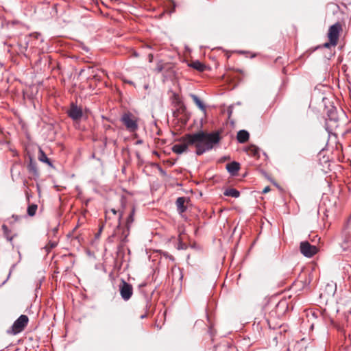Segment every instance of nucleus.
Segmentation results:
<instances>
[{
  "label": "nucleus",
  "instance_id": "6e6552de",
  "mask_svg": "<svg viewBox=\"0 0 351 351\" xmlns=\"http://www.w3.org/2000/svg\"><path fill=\"white\" fill-rule=\"evenodd\" d=\"M226 169L232 175H236L239 170V164L237 162H232L227 164Z\"/></svg>",
  "mask_w": 351,
  "mask_h": 351
},
{
  "label": "nucleus",
  "instance_id": "bb28decb",
  "mask_svg": "<svg viewBox=\"0 0 351 351\" xmlns=\"http://www.w3.org/2000/svg\"><path fill=\"white\" fill-rule=\"evenodd\" d=\"M329 45H330L329 43H326V44L324 45V46H325L326 47H329Z\"/></svg>",
  "mask_w": 351,
  "mask_h": 351
},
{
  "label": "nucleus",
  "instance_id": "7ed1b4c3",
  "mask_svg": "<svg viewBox=\"0 0 351 351\" xmlns=\"http://www.w3.org/2000/svg\"><path fill=\"white\" fill-rule=\"evenodd\" d=\"M29 319L27 315H21L13 324L12 332L14 335L23 331L28 323Z\"/></svg>",
  "mask_w": 351,
  "mask_h": 351
},
{
  "label": "nucleus",
  "instance_id": "b1692460",
  "mask_svg": "<svg viewBox=\"0 0 351 351\" xmlns=\"http://www.w3.org/2000/svg\"><path fill=\"white\" fill-rule=\"evenodd\" d=\"M270 191V187L269 186H266L263 191V193H266L267 192H269Z\"/></svg>",
  "mask_w": 351,
  "mask_h": 351
},
{
  "label": "nucleus",
  "instance_id": "20e7f679",
  "mask_svg": "<svg viewBox=\"0 0 351 351\" xmlns=\"http://www.w3.org/2000/svg\"><path fill=\"white\" fill-rule=\"evenodd\" d=\"M300 249L301 253L306 257H312L318 252V249L315 245H311L308 241H302L300 243Z\"/></svg>",
  "mask_w": 351,
  "mask_h": 351
},
{
  "label": "nucleus",
  "instance_id": "aec40b11",
  "mask_svg": "<svg viewBox=\"0 0 351 351\" xmlns=\"http://www.w3.org/2000/svg\"><path fill=\"white\" fill-rule=\"evenodd\" d=\"M133 214H134V210L131 213V214L130 215V216L128 217V218L127 219V226L128 227H129L130 224L132 223L134 221Z\"/></svg>",
  "mask_w": 351,
  "mask_h": 351
},
{
  "label": "nucleus",
  "instance_id": "ddd939ff",
  "mask_svg": "<svg viewBox=\"0 0 351 351\" xmlns=\"http://www.w3.org/2000/svg\"><path fill=\"white\" fill-rule=\"evenodd\" d=\"M38 159L39 160L45 162L50 166L51 165L49 159L47 158V155L40 148H39Z\"/></svg>",
  "mask_w": 351,
  "mask_h": 351
},
{
  "label": "nucleus",
  "instance_id": "393cba45",
  "mask_svg": "<svg viewBox=\"0 0 351 351\" xmlns=\"http://www.w3.org/2000/svg\"><path fill=\"white\" fill-rule=\"evenodd\" d=\"M49 247H50V248H53V247L56 245V243H55V242H52V243H51V242H50V243H49Z\"/></svg>",
  "mask_w": 351,
  "mask_h": 351
},
{
  "label": "nucleus",
  "instance_id": "5701e85b",
  "mask_svg": "<svg viewBox=\"0 0 351 351\" xmlns=\"http://www.w3.org/2000/svg\"><path fill=\"white\" fill-rule=\"evenodd\" d=\"M30 89H23V95L24 97H29V93H28V90H29Z\"/></svg>",
  "mask_w": 351,
  "mask_h": 351
},
{
  "label": "nucleus",
  "instance_id": "412c9836",
  "mask_svg": "<svg viewBox=\"0 0 351 351\" xmlns=\"http://www.w3.org/2000/svg\"><path fill=\"white\" fill-rule=\"evenodd\" d=\"M112 218H114L113 215H110L109 211L106 210V220H108V219L110 220V219H111Z\"/></svg>",
  "mask_w": 351,
  "mask_h": 351
},
{
  "label": "nucleus",
  "instance_id": "f8f14e48",
  "mask_svg": "<svg viewBox=\"0 0 351 351\" xmlns=\"http://www.w3.org/2000/svg\"><path fill=\"white\" fill-rule=\"evenodd\" d=\"M223 194L226 196H230L237 198L239 197L240 193L235 189H229L226 190Z\"/></svg>",
  "mask_w": 351,
  "mask_h": 351
},
{
  "label": "nucleus",
  "instance_id": "a211bd4d",
  "mask_svg": "<svg viewBox=\"0 0 351 351\" xmlns=\"http://www.w3.org/2000/svg\"><path fill=\"white\" fill-rule=\"evenodd\" d=\"M37 205L36 204H32L29 205L27 208V213L29 216L32 217L36 214V210H37Z\"/></svg>",
  "mask_w": 351,
  "mask_h": 351
},
{
  "label": "nucleus",
  "instance_id": "dca6fc26",
  "mask_svg": "<svg viewBox=\"0 0 351 351\" xmlns=\"http://www.w3.org/2000/svg\"><path fill=\"white\" fill-rule=\"evenodd\" d=\"M185 199L184 197H178L176 200V204L178 206V208L180 210L181 212H184V204Z\"/></svg>",
  "mask_w": 351,
  "mask_h": 351
},
{
  "label": "nucleus",
  "instance_id": "cd10ccee",
  "mask_svg": "<svg viewBox=\"0 0 351 351\" xmlns=\"http://www.w3.org/2000/svg\"><path fill=\"white\" fill-rule=\"evenodd\" d=\"M145 317V315L141 316V318H144Z\"/></svg>",
  "mask_w": 351,
  "mask_h": 351
},
{
  "label": "nucleus",
  "instance_id": "1a4fd4ad",
  "mask_svg": "<svg viewBox=\"0 0 351 351\" xmlns=\"http://www.w3.org/2000/svg\"><path fill=\"white\" fill-rule=\"evenodd\" d=\"M249 133L245 130H240L237 133V138L240 143H244L249 139Z\"/></svg>",
  "mask_w": 351,
  "mask_h": 351
},
{
  "label": "nucleus",
  "instance_id": "4be33fe9",
  "mask_svg": "<svg viewBox=\"0 0 351 351\" xmlns=\"http://www.w3.org/2000/svg\"><path fill=\"white\" fill-rule=\"evenodd\" d=\"M335 111L333 110H331L330 112V114H328V116L330 117V118L331 119H335Z\"/></svg>",
  "mask_w": 351,
  "mask_h": 351
},
{
  "label": "nucleus",
  "instance_id": "423d86ee",
  "mask_svg": "<svg viewBox=\"0 0 351 351\" xmlns=\"http://www.w3.org/2000/svg\"><path fill=\"white\" fill-rule=\"evenodd\" d=\"M132 117L131 114L125 113L122 116L121 121L128 130L134 131L137 129V124Z\"/></svg>",
  "mask_w": 351,
  "mask_h": 351
},
{
  "label": "nucleus",
  "instance_id": "2eb2a0df",
  "mask_svg": "<svg viewBox=\"0 0 351 351\" xmlns=\"http://www.w3.org/2000/svg\"><path fill=\"white\" fill-rule=\"evenodd\" d=\"M108 211L110 212V215H113V217H114V219H117V220H118V221H119L118 225H119V224H120L121 219L122 218L123 215V212H119V215H118V216H117V210H116V209H114V208H111V209H110Z\"/></svg>",
  "mask_w": 351,
  "mask_h": 351
},
{
  "label": "nucleus",
  "instance_id": "39448f33",
  "mask_svg": "<svg viewBox=\"0 0 351 351\" xmlns=\"http://www.w3.org/2000/svg\"><path fill=\"white\" fill-rule=\"evenodd\" d=\"M133 293V289L131 285L125 281L120 285V294L124 300H128Z\"/></svg>",
  "mask_w": 351,
  "mask_h": 351
},
{
  "label": "nucleus",
  "instance_id": "9b49d317",
  "mask_svg": "<svg viewBox=\"0 0 351 351\" xmlns=\"http://www.w3.org/2000/svg\"><path fill=\"white\" fill-rule=\"evenodd\" d=\"M189 66L200 72L204 71L206 69V66L199 61H193L189 64Z\"/></svg>",
  "mask_w": 351,
  "mask_h": 351
},
{
  "label": "nucleus",
  "instance_id": "a878e982",
  "mask_svg": "<svg viewBox=\"0 0 351 351\" xmlns=\"http://www.w3.org/2000/svg\"><path fill=\"white\" fill-rule=\"evenodd\" d=\"M174 97H175V99L176 100H178L179 99V97L178 95H176L175 93L173 94Z\"/></svg>",
  "mask_w": 351,
  "mask_h": 351
},
{
  "label": "nucleus",
  "instance_id": "f3484780",
  "mask_svg": "<svg viewBox=\"0 0 351 351\" xmlns=\"http://www.w3.org/2000/svg\"><path fill=\"white\" fill-rule=\"evenodd\" d=\"M2 230L3 232V234L6 237V239L9 241H12V237L10 236V230H9L8 226L5 224L2 225Z\"/></svg>",
  "mask_w": 351,
  "mask_h": 351
},
{
  "label": "nucleus",
  "instance_id": "f03ea898",
  "mask_svg": "<svg viewBox=\"0 0 351 351\" xmlns=\"http://www.w3.org/2000/svg\"><path fill=\"white\" fill-rule=\"evenodd\" d=\"M341 30L342 27L339 23H337L330 27L328 34L330 44H331L333 46H335L337 44L339 37V33Z\"/></svg>",
  "mask_w": 351,
  "mask_h": 351
},
{
  "label": "nucleus",
  "instance_id": "0eeeda50",
  "mask_svg": "<svg viewBox=\"0 0 351 351\" xmlns=\"http://www.w3.org/2000/svg\"><path fill=\"white\" fill-rule=\"evenodd\" d=\"M68 115L73 120H78L82 117V110L75 104L71 103L69 110L67 111Z\"/></svg>",
  "mask_w": 351,
  "mask_h": 351
},
{
  "label": "nucleus",
  "instance_id": "9d476101",
  "mask_svg": "<svg viewBox=\"0 0 351 351\" xmlns=\"http://www.w3.org/2000/svg\"><path fill=\"white\" fill-rule=\"evenodd\" d=\"M191 98L193 99L195 104L198 106V108L204 112H206V107L204 103L199 99V98L195 95H191Z\"/></svg>",
  "mask_w": 351,
  "mask_h": 351
},
{
  "label": "nucleus",
  "instance_id": "6ab92c4d",
  "mask_svg": "<svg viewBox=\"0 0 351 351\" xmlns=\"http://www.w3.org/2000/svg\"><path fill=\"white\" fill-rule=\"evenodd\" d=\"M98 81V82H100V81L97 78L96 76H95L91 80H90V87H92V86H99V84H98L97 83V82Z\"/></svg>",
  "mask_w": 351,
  "mask_h": 351
},
{
  "label": "nucleus",
  "instance_id": "f257e3e1",
  "mask_svg": "<svg viewBox=\"0 0 351 351\" xmlns=\"http://www.w3.org/2000/svg\"><path fill=\"white\" fill-rule=\"evenodd\" d=\"M220 140L219 131L211 133L201 131L184 136L179 143L173 146L172 151L177 154H181L187 150L189 145H194L196 147V154L202 155L212 149L215 145L219 143Z\"/></svg>",
  "mask_w": 351,
  "mask_h": 351
},
{
  "label": "nucleus",
  "instance_id": "4468645a",
  "mask_svg": "<svg viewBox=\"0 0 351 351\" xmlns=\"http://www.w3.org/2000/svg\"><path fill=\"white\" fill-rule=\"evenodd\" d=\"M247 153L252 156H258V149L255 145H250L247 149Z\"/></svg>",
  "mask_w": 351,
  "mask_h": 351
}]
</instances>
